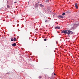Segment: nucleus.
Wrapping results in <instances>:
<instances>
[{
	"label": "nucleus",
	"mask_w": 79,
	"mask_h": 79,
	"mask_svg": "<svg viewBox=\"0 0 79 79\" xmlns=\"http://www.w3.org/2000/svg\"><path fill=\"white\" fill-rule=\"evenodd\" d=\"M78 26H79L78 24H74V26L73 27H72L71 28V29H75V27H77Z\"/></svg>",
	"instance_id": "nucleus-1"
},
{
	"label": "nucleus",
	"mask_w": 79,
	"mask_h": 79,
	"mask_svg": "<svg viewBox=\"0 0 79 79\" xmlns=\"http://www.w3.org/2000/svg\"><path fill=\"white\" fill-rule=\"evenodd\" d=\"M67 31H68V30H63L62 31V33H63L64 34H66V33L67 34Z\"/></svg>",
	"instance_id": "nucleus-2"
},
{
	"label": "nucleus",
	"mask_w": 79,
	"mask_h": 79,
	"mask_svg": "<svg viewBox=\"0 0 79 79\" xmlns=\"http://www.w3.org/2000/svg\"><path fill=\"white\" fill-rule=\"evenodd\" d=\"M70 32H71V31L70 30H68V31H67L66 34L69 35L70 34Z\"/></svg>",
	"instance_id": "nucleus-3"
},
{
	"label": "nucleus",
	"mask_w": 79,
	"mask_h": 79,
	"mask_svg": "<svg viewBox=\"0 0 79 79\" xmlns=\"http://www.w3.org/2000/svg\"><path fill=\"white\" fill-rule=\"evenodd\" d=\"M55 29H60V27H55Z\"/></svg>",
	"instance_id": "nucleus-4"
},
{
	"label": "nucleus",
	"mask_w": 79,
	"mask_h": 79,
	"mask_svg": "<svg viewBox=\"0 0 79 79\" xmlns=\"http://www.w3.org/2000/svg\"><path fill=\"white\" fill-rule=\"evenodd\" d=\"M16 45V43H14L13 44H12V46H14L15 47Z\"/></svg>",
	"instance_id": "nucleus-5"
},
{
	"label": "nucleus",
	"mask_w": 79,
	"mask_h": 79,
	"mask_svg": "<svg viewBox=\"0 0 79 79\" xmlns=\"http://www.w3.org/2000/svg\"><path fill=\"white\" fill-rule=\"evenodd\" d=\"M75 7L77 8H77H78V6H77V3H76L75 4Z\"/></svg>",
	"instance_id": "nucleus-6"
},
{
	"label": "nucleus",
	"mask_w": 79,
	"mask_h": 79,
	"mask_svg": "<svg viewBox=\"0 0 79 79\" xmlns=\"http://www.w3.org/2000/svg\"><path fill=\"white\" fill-rule=\"evenodd\" d=\"M40 6L41 7H44V5H43L42 4H40Z\"/></svg>",
	"instance_id": "nucleus-7"
},
{
	"label": "nucleus",
	"mask_w": 79,
	"mask_h": 79,
	"mask_svg": "<svg viewBox=\"0 0 79 79\" xmlns=\"http://www.w3.org/2000/svg\"><path fill=\"white\" fill-rule=\"evenodd\" d=\"M59 17L60 18H62V19L63 18V17L62 16H61V15H60Z\"/></svg>",
	"instance_id": "nucleus-8"
},
{
	"label": "nucleus",
	"mask_w": 79,
	"mask_h": 79,
	"mask_svg": "<svg viewBox=\"0 0 79 79\" xmlns=\"http://www.w3.org/2000/svg\"><path fill=\"white\" fill-rule=\"evenodd\" d=\"M70 33L71 34H74V33L72 31H70Z\"/></svg>",
	"instance_id": "nucleus-9"
},
{
	"label": "nucleus",
	"mask_w": 79,
	"mask_h": 79,
	"mask_svg": "<svg viewBox=\"0 0 79 79\" xmlns=\"http://www.w3.org/2000/svg\"><path fill=\"white\" fill-rule=\"evenodd\" d=\"M14 41H16V38H14L13 39Z\"/></svg>",
	"instance_id": "nucleus-10"
},
{
	"label": "nucleus",
	"mask_w": 79,
	"mask_h": 79,
	"mask_svg": "<svg viewBox=\"0 0 79 79\" xmlns=\"http://www.w3.org/2000/svg\"><path fill=\"white\" fill-rule=\"evenodd\" d=\"M13 40H14L13 39L11 38V41H13Z\"/></svg>",
	"instance_id": "nucleus-11"
},
{
	"label": "nucleus",
	"mask_w": 79,
	"mask_h": 79,
	"mask_svg": "<svg viewBox=\"0 0 79 79\" xmlns=\"http://www.w3.org/2000/svg\"><path fill=\"white\" fill-rule=\"evenodd\" d=\"M49 0H47L46 1V3H47L48 2V1Z\"/></svg>",
	"instance_id": "nucleus-12"
},
{
	"label": "nucleus",
	"mask_w": 79,
	"mask_h": 79,
	"mask_svg": "<svg viewBox=\"0 0 79 79\" xmlns=\"http://www.w3.org/2000/svg\"><path fill=\"white\" fill-rule=\"evenodd\" d=\"M65 15V13H63V14H62V15H63V16H64V15Z\"/></svg>",
	"instance_id": "nucleus-13"
},
{
	"label": "nucleus",
	"mask_w": 79,
	"mask_h": 79,
	"mask_svg": "<svg viewBox=\"0 0 79 79\" xmlns=\"http://www.w3.org/2000/svg\"><path fill=\"white\" fill-rule=\"evenodd\" d=\"M44 41H47V39H44Z\"/></svg>",
	"instance_id": "nucleus-14"
},
{
	"label": "nucleus",
	"mask_w": 79,
	"mask_h": 79,
	"mask_svg": "<svg viewBox=\"0 0 79 79\" xmlns=\"http://www.w3.org/2000/svg\"><path fill=\"white\" fill-rule=\"evenodd\" d=\"M39 79H41V78H42V77L40 76V77H39Z\"/></svg>",
	"instance_id": "nucleus-15"
},
{
	"label": "nucleus",
	"mask_w": 79,
	"mask_h": 79,
	"mask_svg": "<svg viewBox=\"0 0 79 79\" xmlns=\"http://www.w3.org/2000/svg\"><path fill=\"white\" fill-rule=\"evenodd\" d=\"M54 74V75H55V76H56V74H55V73H52V74Z\"/></svg>",
	"instance_id": "nucleus-16"
},
{
	"label": "nucleus",
	"mask_w": 79,
	"mask_h": 79,
	"mask_svg": "<svg viewBox=\"0 0 79 79\" xmlns=\"http://www.w3.org/2000/svg\"><path fill=\"white\" fill-rule=\"evenodd\" d=\"M7 7L8 8H10V6H7Z\"/></svg>",
	"instance_id": "nucleus-17"
},
{
	"label": "nucleus",
	"mask_w": 79,
	"mask_h": 79,
	"mask_svg": "<svg viewBox=\"0 0 79 79\" xmlns=\"http://www.w3.org/2000/svg\"><path fill=\"white\" fill-rule=\"evenodd\" d=\"M45 22H46L47 23V20H46V21H45Z\"/></svg>",
	"instance_id": "nucleus-18"
},
{
	"label": "nucleus",
	"mask_w": 79,
	"mask_h": 79,
	"mask_svg": "<svg viewBox=\"0 0 79 79\" xmlns=\"http://www.w3.org/2000/svg\"><path fill=\"white\" fill-rule=\"evenodd\" d=\"M6 74H10V73H6Z\"/></svg>",
	"instance_id": "nucleus-19"
},
{
	"label": "nucleus",
	"mask_w": 79,
	"mask_h": 79,
	"mask_svg": "<svg viewBox=\"0 0 79 79\" xmlns=\"http://www.w3.org/2000/svg\"><path fill=\"white\" fill-rule=\"evenodd\" d=\"M16 3V2H15V3Z\"/></svg>",
	"instance_id": "nucleus-20"
},
{
	"label": "nucleus",
	"mask_w": 79,
	"mask_h": 79,
	"mask_svg": "<svg viewBox=\"0 0 79 79\" xmlns=\"http://www.w3.org/2000/svg\"><path fill=\"white\" fill-rule=\"evenodd\" d=\"M7 0V2H8V1H7L8 0Z\"/></svg>",
	"instance_id": "nucleus-21"
},
{
	"label": "nucleus",
	"mask_w": 79,
	"mask_h": 79,
	"mask_svg": "<svg viewBox=\"0 0 79 79\" xmlns=\"http://www.w3.org/2000/svg\"><path fill=\"white\" fill-rule=\"evenodd\" d=\"M36 5L37 6V4H36Z\"/></svg>",
	"instance_id": "nucleus-22"
}]
</instances>
